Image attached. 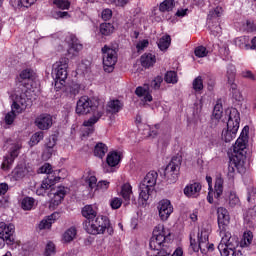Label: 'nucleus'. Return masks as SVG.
<instances>
[{
    "label": "nucleus",
    "mask_w": 256,
    "mask_h": 256,
    "mask_svg": "<svg viewBox=\"0 0 256 256\" xmlns=\"http://www.w3.org/2000/svg\"><path fill=\"white\" fill-rule=\"evenodd\" d=\"M171 233L163 224H158L154 230L150 239L149 247L151 251H165V241Z\"/></svg>",
    "instance_id": "1a4fd4ad"
},
{
    "label": "nucleus",
    "mask_w": 256,
    "mask_h": 256,
    "mask_svg": "<svg viewBox=\"0 0 256 256\" xmlns=\"http://www.w3.org/2000/svg\"><path fill=\"white\" fill-rule=\"evenodd\" d=\"M84 229L89 235H103L105 231L109 233L113 232L111 228V222L106 216H97L92 220H86L84 223Z\"/></svg>",
    "instance_id": "0eeeda50"
},
{
    "label": "nucleus",
    "mask_w": 256,
    "mask_h": 256,
    "mask_svg": "<svg viewBox=\"0 0 256 256\" xmlns=\"http://www.w3.org/2000/svg\"><path fill=\"white\" fill-rule=\"evenodd\" d=\"M159 174L156 171H150L146 174L144 179L141 181L139 185V201L144 205L149 201V195H151V191L155 189V185H157V178Z\"/></svg>",
    "instance_id": "6e6552de"
},
{
    "label": "nucleus",
    "mask_w": 256,
    "mask_h": 256,
    "mask_svg": "<svg viewBox=\"0 0 256 256\" xmlns=\"http://www.w3.org/2000/svg\"><path fill=\"white\" fill-rule=\"evenodd\" d=\"M135 93L143 103H151L153 101V96L151 95V92L149 91V85L147 84L137 87Z\"/></svg>",
    "instance_id": "a878e982"
},
{
    "label": "nucleus",
    "mask_w": 256,
    "mask_h": 256,
    "mask_svg": "<svg viewBox=\"0 0 256 256\" xmlns=\"http://www.w3.org/2000/svg\"><path fill=\"white\" fill-rule=\"evenodd\" d=\"M66 43H68V56L70 59L79 56V52L83 50V44L79 43L77 37L73 34H70L66 37Z\"/></svg>",
    "instance_id": "6ab92c4d"
},
{
    "label": "nucleus",
    "mask_w": 256,
    "mask_h": 256,
    "mask_svg": "<svg viewBox=\"0 0 256 256\" xmlns=\"http://www.w3.org/2000/svg\"><path fill=\"white\" fill-rule=\"evenodd\" d=\"M102 61L104 71L106 73H112L113 69H115V65H117V51L105 45L102 47Z\"/></svg>",
    "instance_id": "9b49d317"
},
{
    "label": "nucleus",
    "mask_w": 256,
    "mask_h": 256,
    "mask_svg": "<svg viewBox=\"0 0 256 256\" xmlns=\"http://www.w3.org/2000/svg\"><path fill=\"white\" fill-rule=\"evenodd\" d=\"M77 237V228L70 227L62 235L63 243H71Z\"/></svg>",
    "instance_id": "f704fd0d"
},
{
    "label": "nucleus",
    "mask_w": 256,
    "mask_h": 256,
    "mask_svg": "<svg viewBox=\"0 0 256 256\" xmlns=\"http://www.w3.org/2000/svg\"><path fill=\"white\" fill-rule=\"evenodd\" d=\"M157 211H158L159 218L162 221H167L169 217H171L174 211L171 200H168V199L160 200L157 205Z\"/></svg>",
    "instance_id": "aec40b11"
},
{
    "label": "nucleus",
    "mask_w": 256,
    "mask_h": 256,
    "mask_svg": "<svg viewBox=\"0 0 256 256\" xmlns=\"http://www.w3.org/2000/svg\"><path fill=\"white\" fill-rule=\"evenodd\" d=\"M209 235H211L210 227H202L197 236L193 233L190 234V247L194 253L201 251L203 255H207V253H212L215 250V245L209 243Z\"/></svg>",
    "instance_id": "20e7f679"
},
{
    "label": "nucleus",
    "mask_w": 256,
    "mask_h": 256,
    "mask_svg": "<svg viewBox=\"0 0 256 256\" xmlns=\"http://www.w3.org/2000/svg\"><path fill=\"white\" fill-rule=\"evenodd\" d=\"M213 117L217 121H219V119L223 117V105H221L220 103H216V105L214 106Z\"/></svg>",
    "instance_id": "de8ad7c7"
},
{
    "label": "nucleus",
    "mask_w": 256,
    "mask_h": 256,
    "mask_svg": "<svg viewBox=\"0 0 256 256\" xmlns=\"http://www.w3.org/2000/svg\"><path fill=\"white\" fill-rule=\"evenodd\" d=\"M65 81H67V79L61 80L59 78H55V83H54L55 90L61 91V89L65 87Z\"/></svg>",
    "instance_id": "e2e57ef3"
},
{
    "label": "nucleus",
    "mask_w": 256,
    "mask_h": 256,
    "mask_svg": "<svg viewBox=\"0 0 256 256\" xmlns=\"http://www.w3.org/2000/svg\"><path fill=\"white\" fill-rule=\"evenodd\" d=\"M43 132L39 131L36 132L34 135H32L31 139H30V145H37L38 143H40L41 141H43Z\"/></svg>",
    "instance_id": "8fccbe9b"
},
{
    "label": "nucleus",
    "mask_w": 256,
    "mask_h": 256,
    "mask_svg": "<svg viewBox=\"0 0 256 256\" xmlns=\"http://www.w3.org/2000/svg\"><path fill=\"white\" fill-rule=\"evenodd\" d=\"M181 167V160L172 159L164 170V177L167 183H176L179 179V169Z\"/></svg>",
    "instance_id": "dca6fc26"
},
{
    "label": "nucleus",
    "mask_w": 256,
    "mask_h": 256,
    "mask_svg": "<svg viewBox=\"0 0 256 256\" xmlns=\"http://www.w3.org/2000/svg\"><path fill=\"white\" fill-rule=\"evenodd\" d=\"M45 256L55 255V244L53 242H48L44 252Z\"/></svg>",
    "instance_id": "6e6d98bb"
},
{
    "label": "nucleus",
    "mask_w": 256,
    "mask_h": 256,
    "mask_svg": "<svg viewBox=\"0 0 256 256\" xmlns=\"http://www.w3.org/2000/svg\"><path fill=\"white\" fill-rule=\"evenodd\" d=\"M174 8L175 0H164L159 6V10L162 13H165L166 11H173Z\"/></svg>",
    "instance_id": "ea45409f"
},
{
    "label": "nucleus",
    "mask_w": 256,
    "mask_h": 256,
    "mask_svg": "<svg viewBox=\"0 0 256 256\" xmlns=\"http://www.w3.org/2000/svg\"><path fill=\"white\" fill-rule=\"evenodd\" d=\"M123 109V102L120 100H110L107 103L106 111L107 113H111L112 115H115V113H119Z\"/></svg>",
    "instance_id": "7c9ffc66"
},
{
    "label": "nucleus",
    "mask_w": 256,
    "mask_h": 256,
    "mask_svg": "<svg viewBox=\"0 0 256 256\" xmlns=\"http://www.w3.org/2000/svg\"><path fill=\"white\" fill-rule=\"evenodd\" d=\"M236 245L231 246L230 240L227 242H223V240L220 241L218 245V250L220 251L221 256H242L243 254L237 249L239 247V240H237V237H235Z\"/></svg>",
    "instance_id": "a211bd4d"
},
{
    "label": "nucleus",
    "mask_w": 256,
    "mask_h": 256,
    "mask_svg": "<svg viewBox=\"0 0 256 256\" xmlns=\"http://www.w3.org/2000/svg\"><path fill=\"white\" fill-rule=\"evenodd\" d=\"M15 224L0 222V239L5 241L6 245L15 243Z\"/></svg>",
    "instance_id": "f3484780"
},
{
    "label": "nucleus",
    "mask_w": 256,
    "mask_h": 256,
    "mask_svg": "<svg viewBox=\"0 0 256 256\" xmlns=\"http://www.w3.org/2000/svg\"><path fill=\"white\" fill-rule=\"evenodd\" d=\"M52 176V179H57V183H59L61 179H65V177H67V171L65 169L56 170Z\"/></svg>",
    "instance_id": "603ef678"
},
{
    "label": "nucleus",
    "mask_w": 256,
    "mask_h": 256,
    "mask_svg": "<svg viewBox=\"0 0 256 256\" xmlns=\"http://www.w3.org/2000/svg\"><path fill=\"white\" fill-rule=\"evenodd\" d=\"M236 45H237L238 47H240V49H246V50H247L246 47H242L241 45H249V37H247V36H242V37H240V38H237V39H236Z\"/></svg>",
    "instance_id": "4d7b16f0"
},
{
    "label": "nucleus",
    "mask_w": 256,
    "mask_h": 256,
    "mask_svg": "<svg viewBox=\"0 0 256 256\" xmlns=\"http://www.w3.org/2000/svg\"><path fill=\"white\" fill-rule=\"evenodd\" d=\"M50 197V209H55L58 205L65 199V195H67V188L64 186H60L57 190L48 194Z\"/></svg>",
    "instance_id": "412c9836"
},
{
    "label": "nucleus",
    "mask_w": 256,
    "mask_h": 256,
    "mask_svg": "<svg viewBox=\"0 0 256 256\" xmlns=\"http://www.w3.org/2000/svg\"><path fill=\"white\" fill-rule=\"evenodd\" d=\"M206 181L208 183L209 187V193L207 196V201L208 203H213V194L215 199H221V195H223V185L225 181L223 180V177L221 175H217L215 179V184H214V191H213V178L211 176H206Z\"/></svg>",
    "instance_id": "f8f14e48"
},
{
    "label": "nucleus",
    "mask_w": 256,
    "mask_h": 256,
    "mask_svg": "<svg viewBox=\"0 0 256 256\" xmlns=\"http://www.w3.org/2000/svg\"><path fill=\"white\" fill-rule=\"evenodd\" d=\"M90 111L93 112L92 117L83 123L84 127H90L88 128L87 135L93 133V126L95 123H97V121H99V119H101V117H103V115H105V108H103L101 105H93V101L88 96L80 97L76 103L77 115H87Z\"/></svg>",
    "instance_id": "f03ea898"
},
{
    "label": "nucleus",
    "mask_w": 256,
    "mask_h": 256,
    "mask_svg": "<svg viewBox=\"0 0 256 256\" xmlns=\"http://www.w3.org/2000/svg\"><path fill=\"white\" fill-rule=\"evenodd\" d=\"M53 5L58 9L67 10L71 7V2L69 0H52Z\"/></svg>",
    "instance_id": "49530a36"
},
{
    "label": "nucleus",
    "mask_w": 256,
    "mask_h": 256,
    "mask_svg": "<svg viewBox=\"0 0 256 256\" xmlns=\"http://www.w3.org/2000/svg\"><path fill=\"white\" fill-rule=\"evenodd\" d=\"M20 79H22V82H20L19 86L11 89L10 91H15V89H20V91H23L25 95H27L28 99L29 95L33 93V87L35 85V72L31 69H25L20 73Z\"/></svg>",
    "instance_id": "9d476101"
},
{
    "label": "nucleus",
    "mask_w": 256,
    "mask_h": 256,
    "mask_svg": "<svg viewBox=\"0 0 256 256\" xmlns=\"http://www.w3.org/2000/svg\"><path fill=\"white\" fill-rule=\"evenodd\" d=\"M226 115L228 116L227 128L222 131V139L225 143H231L237 137L241 124V114L236 108H229L226 110Z\"/></svg>",
    "instance_id": "423d86ee"
},
{
    "label": "nucleus",
    "mask_w": 256,
    "mask_h": 256,
    "mask_svg": "<svg viewBox=\"0 0 256 256\" xmlns=\"http://www.w3.org/2000/svg\"><path fill=\"white\" fill-rule=\"evenodd\" d=\"M107 151H109V148L101 142L97 143L94 147V155L95 157H99V159H103Z\"/></svg>",
    "instance_id": "c9c22d12"
},
{
    "label": "nucleus",
    "mask_w": 256,
    "mask_h": 256,
    "mask_svg": "<svg viewBox=\"0 0 256 256\" xmlns=\"http://www.w3.org/2000/svg\"><path fill=\"white\" fill-rule=\"evenodd\" d=\"M82 216L85 217L86 221L97 219V206L86 205L82 208Z\"/></svg>",
    "instance_id": "bb28decb"
},
{
    "label": "nucleus",
    "mask_w": 256,
    "mask_h": 256,
    "mask_svg": "<svg viewBox=\"0 0 256 256\" xmlns=\"http://www.w3.org/2000/svg\"><path fill=\"white\" fill-rule=\"evenodd\" d=\"M35 205H37V203L33 197H24L21 201V207L24 211H31Z\"/></svg>",
    "instance_id": "e433bc0d"
},
{
    "label": "nucleus",
    "mask_w": 256,
    "mask_h": 256,
    "mask_svg": "<svg viewBox=\"0 0 256 256\" xmlns=\"http://www.w3.org/2000/svg\"><path fill=\"white\" fill-rule=\"evenodd\" d=\"M192 89L195 93L203 91V77L198 76L192 82Z\"/></svg>",
    "instance_id": "c03bdc74"
},
{
    "label": "nucleus",
    "mask_w": 256,
    "mask_h": 256,
    "mask_svg": "<svg viewBox=\"0 0 256 256\" xmlns=\"http://www.w3.org/2000/svg\"><path fill=\"white\" fill-rule=\"evenodd\" d=\"M247 133H249V126H245L233 145V151L229 154L230 163L238 169L243 171L245 163H247Z\"/></svg>",
    "instance_id": "7ed1b4c3"
},
{
    "label": "nucleus",
    "mask_w": 256,
    "mask_h": 256,
    "mask_svg": "<svg viewBox=\"0 0 256 256\" xmlns=\"http://www.w3.org/2000/svg\"><path fill=\"white\" fill-rule=\"evenodd\" d=\"M35 125L38 129L42 131H46L47 129H51L53 126V117L49 114H41L35 120Z\"/></svg>",
    "instance_id": "b1692460"
},
{
    "label": "nucleus",
    "mask_w": 256,
    "mask_h": 256,
    "mask_svg": "<svg viewBox=\"0 0 256 256\" xmlns=\"http://www.w3.org/2000/svg\"><path fill=\"white\" fill-rule=\"evenodd\" d=\"M145 131H147V137H156L157 133H159V125H155L150 128V126H146Z\"/></svg>",
    "instance_id": "864d4df0"
},
{
    "label": "nucleus",
    "mask_w": 256,
    "mask_h": 256,
    "mask_svg": "<svg viewBox=\"0 0 256 256\" xmlns=\"http://www.w3.org/2000/svg\"><path fill=\"white\" fill-rule=\"evenodd\" d=\"M8 95L11 111L6 113L4 122L5 125H13L17 116L27 111V107H29V97L19 88L15 90H8Z\"/></svg>",
    "instance_id": "f257e3e1"
},
{
    "label": "nucleus",
    "mask_w": 256,
    "mask_h": 256,
    "mask_svg": "<svg viewBox=\"0 0 256 256\" xmlns=\"http://www.w3.org/2000/svg\"><path fill=\"white\" fill-rule=\"evenodd\" d=\"M239 197H237V194L235 193H230L229 196V205L230 207H235L237 205H239Z\"/></svg>",
    "instance_id": "680f3d73"
},
{
    "label": "nucleus",
    "mask_w": 256,
    "mask_h": 256,
    "mask_svg": "<svg viewBox=\"0 0 256 256\" xmlns=\"http://www.w3.org/2000/svg\"><path fill=\"white\" fill-rule=\"evenodd\" d=\"M152 251H154V253L149 256H171V252L167 250H152Z\"/></svg>",
    "instance_id": "774afa93"
},
{
    "label": "nucleus",
    "mask_w": 256,
    "mask_h": 256,
    "mask_svg": "<svg viewBox=\"0 0 256 256\" xmlns=\"http://www.w3.org/2000/svg\"><path fill=\"white\" fill-rule=\"evenodd\" d=\"M123 205V200L121 198L114 197L110 200V207L112 209H119Z\"/></svg>",
    "instance_id": "13d9d810"
},
{
    "label": "nucleus",
    "mask_w": 256,
    "mask_h": 256,
    "mask_svg": "<svg viewBox=\"0 0 256 256\" xmlns=\"http://www.w3.org/2000/svg\"><path fill=\"white\" fill-rule=\"evenodd\" d=\"M20 149H21V146L19 144H14L11 147V151H10L9 156H6L4 158L3 163H2V169L4 171H9V169H11V165H13V162L19 156V150Z\"/></svg>",
    "instance_id": "5701e85b"
},
{
    "label": "nucleus",
    "mask_w": 256,
    "mask_h": 256,
    "mask_svg": "<svg viewBox=\"0 0 256 256\" xmlns=\"http://www.w3.org/2000/svg\"><path fill=\"white\" fill-rule=\"evenodd\" d=\"M69 58H60L52 65V75L55 79H67L69 72Z\"/></svg>",
    "instance_id": "2eb2a0df"
},
{
    "label": "nucleus",
    "mask_w": 256,
    "mask_h": 256,
    "mask_svg": "<svg viewBox=\"0 0 256 256\" xmlns=\"http://www.w3.org/2000/svg\"><path fill=\"white\" fill-rule=\"evenodd\" d=\"M59 218V212H54L50 216L44 218L38 225L40 230L49 229Z\"/></svg>",
    "instance_id": "cd10ccee"
},
{
    "label": "nucleus",
    "mask_w": 256,
    "mask_h": 256,
    "mask_svg": "<svg viewBox=\"0 0 256 256\" xmlns=\"http://www.w3.org/2000/svg\"><path fill=\"white\" fill-rule=\"evenodd\" d=\"M161 83H163V77L157 76L155 79L152 80L150 85H151L152 89H160Z\"/></svg>",
    "instance_id": "bf43d9fd"
},
{
    "label": "nucleus",
    "mask_w": 256,
    "mask_h": 256,
    "mask_svg": "<svg viewBox=\"0 0 256 256\" xmlns=\"http://www.w3.org/2000/svg\"><path fill=\"white\" fill-rule=\"evenodd\" d=\"M57 183V178H53V175L48 176L44 179L41 183V186L37 188L36 194L37 195H45L47 191L50 190L49 193H53L55 190V184Z\"/></svg>",
    "instance_id": "4be33fe9"
},
{
    "label": "nucleus",
    "mask_w": 256,
    "mask_h": 256,
    "mask_svg": "<svg viewBox=\"0 0 256 256\" xmlns=\"http://www.w3.org/2000/svg\"><path fill=\"white\" fill-rule=\"evenodd\" d=\"M241 47H245L246 51H249V49L251 51H255V49H256V37L252 38L251 44H244V45H241Z\"/></svg>",
    "instance_id": "338daca9"
},
{
    "label": "nucleus",
    "mask_w": 256,
    "mask_h": 256,
    "mask_svg": "<svg viewBox=\"0 0 256 256\" xmlns=\"http://www.w3.org/2000/svg\"><path fill=\"white\" fill-rule=\"evenodd\" d=\"M89 69H91V61L82 60V62L80 64H78L76 71L78 74L85 75V73H87V71H89Z\"/></svg>",
    "instance_id": "37998d69"
},
{
    "label": "nucleus",
    "mask_w": 256,
    "mask_h": 256,
    "mask_svg": "<svg viewBox=\"0 0 256 256\" xmlns=\"http://www.w3.org/2000/svg\"><path fill=\"white\" fill-rule=\"evenodd\" d=\"M164 79L166 83H172L173 85H175V83H177L178 81L177 72L175 71L167 72Z\"/></svg>",
    "instance_id": "09e8293b"
},
{
    "label": "nucleus",
    "mask_w": 256,
    "mask_h": 256,
    "mask_svg": "<svg viewBox=\"0 0 256 256\" xmlns=\"http://www.w3.org/2000/svg\"><path fill=\"white\" fill-rule=\"evenodd\" d=\"M27 173V167H25L23 164H20L13 170L12 179H14V181H19L20 179H23Z\"/></svg>",
    "instance_id": "72a5a7b5"
},
{
    "label": "nucleus",
    "mask_w": 256,
    "mask_h": 256,
    "mask_svg": "<svg viewBox=\"0 0 256 256\" xmlns=\"http://www.w3.org/2000/svg\"><path fill=\"white\" fill-rule=\"evenodd\" d=\"M53 153H55V149L45 148L42 154V158L44 159V161H48V159H51Z\"/></svg>",
    "instance_id": "0e129e2a"
},
{
    "label": "nucleus",
    "mask_w": 256,
    "mask_h": 256,
    "mask_svg": "<svg viewBox=\"0 0 256 256\" xmlns=\"http://www.w3.org/2000/svg\"><path fill=\"white\" fill-rule=\"evenodd\" d=\"M147 47H149V40H147V39L140 40L136 44V49H137L138 53H142V51H145V49H147Z\"/></svg>",
    "instance_id": "5fc2aeb1"
},
{
    "label": "nucleus",
    "mask_w": 256,
    "mask_h": 256,
    "mask_svg": "<svg viewBox=\"0 0 256 256\" xmlns=\"http://www.w3.org/2000/svg\"><path fill=\"white\" fill-rule=\"evenodd\" d=\"M106 163L109 167H117L121 163V154L116 151H112L107 155Z\"/></svg>",
    "instance_id": "2f4dec72"
},
{
    "label": "nucleus",
    "mask_w": 256,
    "mask_h": 256,
    "mask_svg": "<svg viewBox=\"0 0 256 256\" xmlns=\"http://www.w3.org/2000/svg\"><path fill=\"white\" fill-rule=\"evenodd\" d=\"M120 195L122 199L125 201L126 205H129V201L133 197V187L129 183H125L121 187Z\"/></svg>",
    "instance_id": "c85d7f7f"
},
{
    "label": "nucleus",
    "mask_w": 256,
    "mask_h": 256,
    "mask_svg": "<svg viewBox=\"0 0 256 256\" xmlns=\"http://www.w3.org/2000/svg\"><path fill=\"white\" fill-rule=\"evenodd\" d=\"M10 5L14 9H21L22 7H25L23 0H10Z\"/></svg>",
    "instance_id": "69168bd1"
},
{
    "label": "nucleus",
    "mask_w": 256,
    "mask_h": 256,
    "mask_svg": "<svg viewBox=\"0 0 256 256\" xmlns=\"http://www.w3.org/2000/svg\"><path fill=\"white\" fill-rule=\"evenodd\" d=\"M83 180L85 181L86 185H88L89 189L96 191H107L109 189L111 182L108 180H100L97 182V177L92 172H86L83 175Z\"/></svg>",
    "instance_id": "4468645a"
},
{
    "label": "nucleus",
    "mask_w": 256,
    "mask_h": 256,
    "mask_svg": "<svg viewBox=\"0 0 256 256\" xmlns=\"http://www.w3.org/2000/svg\"><path fill=\"white\" fill-rule=\"evenodd\" d=\"M142 67H145L146 69H149V67H153L155 63H157V58L154 54L151 53H145L140 58Z\"/></svg>",
    "instance_id": "c756f323"
},
{
    "label": "nucleus",
    "mask_w": 256,
    "mask_h": 256,
    "mask_svg": "<svg viewBox=\"0 0 256 256\" xmlns=\"http://www.w3.org/2000/svg\"><path fill=\"white\" fill-rule=\"evenodd\" d=\"M237 73V69L235 68V65L229 64L227 66V71H226V77L228 81V85H231L235 83V75Z\"/></svg>",
    "instance_id": "58836bf2"
},
{
    "label": "nucleus",
    "mask_w": 256,
    "mask_h": 256,
    "mask_svg": "<svg viewBox=\"0 0 256 256\" xmlns=\"http://www.w3.org/2000/svg\"><path fill=\"white\" fill-rule=\"evenodd\" d=\"M201 187V183L199 182L190 183L184 188V195H186V197L196 199V197H199L201 194Z\"/></svg>",
    "instance_id": "393cba45"
},
{
    "label": "nucleus",
    "mask_w": 256,
    "mask_h": 256,
    "mask_svg": "<svg viewBox=\"0 0 256 256\" xmlns=\"http://www.w3.org/2000/svg\"><path fill=\"white\" fill-rule=\"evenodd\" d=\"M217 223H218V233L221 237L222 243L230 242V247L237 245L235 241V236L231 235V232L227 231L229 223H231V216L227 208L219 207L217 209Z\"/></svg>",
    "instance_id": "39448f33"
},
{
    "label": "nucleus",
    "mask_w": 256,
    "mask_h": 256,
    "mask_svg": "<svg viewBox=\"0 0 256 256\" xmlns=\"http://www.w3.org/2000/svg\"><path fill=\"white\" fill-rule=\"evenodd\" d=\"M115 31V26L111 23H102L100 25V33L104 36H109Z\"/></svg>",
    "instance_id": "a19ab883"
},
{
    "label": "nucleus",
    "mask_w": 256,
    "mask_h": 256,
    "mask_svg": "<svg viewBox=\"0 0 256 256\" xmlns=\"http://www.w3.org/2000/svg\"><path fill=\"white\" fill-rule=\"evenodd\" d=\"M170 46H171V36L170 35H164L159 39L158 49H160V51H167V49H169Z\"/></svg>",
    "instance_id": "4c0bfd02"
},
{
    "label": "nucleus",
    "mask_w": 256,
    "mask_h": 256,
    "mask_svg": "<svg viewBox=\"0 0 256 256\" xmlns=\"http://www.w3.org/2000/svg\"><path fill=\"white\" fill-rule=\"evenodd\" d=\"M51 170V164L45 163L42 167L39 168L38 173H45L49 177L50 175H53L51 174Z\"/></svg>",
    "instance_id": "052dcab7"
},
{
    "label": "nucleus",
    "mask_w": 256,
    "mask_h": 256,
    "mask_svg": "<svg viewBox=\"0 0 256 256\" xmlns=\"http://www.w3.org/2000/svg\"><path fill=\"white\" fill-rule=\"evenodd\" d=\"M222 15V7H216L214 10H211L208 14V27L210 29L211 35H214V37H219L221 35V26H219V18Z\"/></svg>",
    "instance_id": "ddd939ff"
},
{
    "label": "nucleus",
    "mask_w": 256,
    "mask_h": 256,
    "mask_svg": "<svg viewBox=\"0 0 256 256\" xmlns=\"http://www.w3.org/2000/svg\"><path fill=\"white\" fill-rule=\"evenodd\" d=\"M79 91H81V84L77 82H71L65 88V93L68 97H77V95H79Z\"/></svg>",
    "instance_id": "473e14b6"
},
{
    "label": "nucleus",
    "mask_w": 256,
    "mask_h": 256,
    "mask_svg": "<svg viewBox=\"0 0 256 256\" xmlns=\"http://www.w3.org/2000/svg\"><path fill=\"white\" fill-rule=\"evenodd\" d=\"M229 85L230 93L232 97L235 99V101H243V94H241V91L237 89V85L235 84V82Z\"/></svg>",
    "instance_id": "a18cd8bd"
},
{
    "label": "nucleus",
    "mask_w": 256,
    "mask_h": 256,
    "mask_svg": "<svg viewBox=\"0 0 256 256\" xmlns=\"http://www.w3.org/2000/svg\"><path fill=\"white\" fill-rule=\"evenodd\" d=\"M253 241V232L246 231L243 234V238L240 241V247H249Z\"/></svg>",
    "instance_id": "79ce46f5"
},
{
    "label": "nucleus",
    "mask_w": 256,
    "mask_h": 256,
    "mask_svg": "<svg viewBox=\"0 0 256 256\" xmlns=\"http://www.w3.org/2000/svg\"><path fill=\"white\" fill-rule=\"evenodd\" d=\"M208 53L209 51H207V48L205 46H198L194 50V54L196 55V57L199 58L207 57Z\"/></svg>",
    "instance_id": "3c124183"
}]
</instances>
